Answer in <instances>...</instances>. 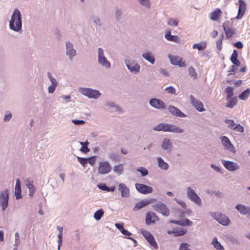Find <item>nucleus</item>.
<instances>
[{"label":"nucleus","instance_id":"1a4fd4ad","mask_svg":"<svg viewBox=\"0 0 250 250\" xmlns=\"http://www.w3.org/2000/svg\"><path fill=\"white\" fill-rule=\"evenodd\" d=\"M111 170V166L107 161L99 163L98 167V173L101 174H106Z\"/></svg>","mask_w":250,"mask_h":250},{"label":"nucleus","instance_id":"4c0bfd02","mask_svg":"<svg viewBox=\"0 0 250 250\" xmlns=\"http://www.w3.org/2000/svg\"><path fill=\"white\" fill-rule=\"evenodd\" d=\"M98 188L100 189L106 191H114L115 189V187H107L105 184H101L98 185Z\"/></svg>","mask_w":250,"mask_h":250},{"label":"nucleus","instance_id":"b1692460","mask_svg":"<svg viewBox=\"0 0 250 250\" xmlns=\"http://www.w3.org/2000/svg\"><path fill=\"white\" fill-rule=\"evenodd\" d=\"M165 37L169 41L173 42L178 43H180L181 42V40L179 37L177 36L171 35L170 30L166 33Z\"/></svg>","mask_w":250,"mask_h":250},{"label":"nucleus","instance_id":"0eeeda50","mask_svg":"<svg viewBox=\"0 0 250 250\" xmlns=\"http://www.w3.org/2000/svg\"><path fill=\"white\" fill-rule=\"evenodd\" d=\"M66 55L68 56L70 61H72L74 57L77 55V51L74 48L72 42L69 41L65 42Z\"/></svg>","mask_w":250,"mask_h":250},{"label":"nucleus","instance_id":"7c9ffc66","mask_svg":"<svg viewBox=\"0 0 250 250\" xmlns=\"http://www.w3.org/2000/svg\"><path fill=\"white\" fill-rule=\"evenodd\" d=\"M221 14V10L219 8H217L210 14V19L213 21H217Z\"/></svg>","mask_w":250,"mask_h":250},{"label":"nucleus","instance_id":"9b49d317","mask_svg":"<svg viewBox=\"0 0 250 250\" xmlns=\"http://www.w3.org/2000/svg\"><path fill=\"white\" fill-rule=\"evenodd\" d=\"M220 139L221 140L222 145L226 149L228 150L233 153H235V148L227 137L225 136H222L220 137Z\"/></svg>","mask_w":250,"mask_h":250},{"label":"nucleus","instance_id":"a878e982","mask_svg":"<svg viewBox=\"0 0 250 250\" xmlns=\"http://www.w3.org/2000/svg\"><path fill=\"white\" fill-rule=\"evenodd\" d=\"M158 217L155 213L152 212H148L146 215V223L147 225L154 223L155 220Z\"/></svg>","mask_w":250,"mask_h":250},{"label":"nucleus","instance_id":"603ef678","mask_svg":"<svg viewBox=\"0 0 250 250\" xmlns=\"http://www.w3.org/2000/svg\"><path fill=\"white\" fill-rule=\"evenodd\" d=\"M232 22L229 21H225L223 24V27L224 30H227V29L232 28Z\"/></svg>","mask_w":250,"mask_h":250},{"label":"nucleus","instance_id":"412c9836","mask_svg":"<svg viewBox=\"0 0 250 250\" xmlns=\"http://www.w3.org/2000/svg\"><path fill=\"white\" fill-rule=\"evenodd\" d=\"M24 185L29 189V195L30 196H33L36 190V188L33 185V182L29 179H27L24 181Z\"/></svg>","mask_w":250,"mask_h":250},{"label":"nucleus","instance_id":"f704fd0d","mask_svg":"<svg viewBox=\"0 0 250 250\" xmlns=\"http://www.w3.org/2000/svg\"><path fill=\"white\" fill-rule=\"evenodd\" d=\"M90 20L92 21L94 26L100 27L102 26V23L101 19L96 16H91Z\"/></svg>","mask_w":250,"mask_h":250},{"label":"nucleus","instance_id":"4be33fe9","mask_svg":"<svg viewBox=\"0 0 250 250\" xmlns=\"http://www.w3.org/2000/svg\"><path fill=\"white\" fill-rule=\"evenodd\" d=\"M154 200L153 199H150L147 200H142L140 202H138L135 204L134 208H133L134 210H138L142 208L149 205Z\"/></svg>","mask_w":250,"mask_h":250},{"label":"nucleus","instance_id":"f8f14e48","mask_svg":"<svg viewBox=\"0 0 250 250\" xmlns=\"http://www.w3.org/2000/svg\"><path fill=\"white\" fill-rule=\"evenodd\" d=\"M154 208L155 211L161 213L164 216H167L169 214L168 208L165 204L162 202H159L155 204Z\"/></svg>","mask_w":250,"mask_h":250},{"label":"nucleus","instance_id":"473e14b6","mask_svg":"<svg viewBox=\"0 0 250 250\" xmlns=\"http://www.w3.org/2000/svg\"><path fill=\"white\" fill-rule=\"evenodd\" d=\"M211 244L216 250H225L223 246L218 241L216 237L213 238Z\"/></svg>","mask_w":250,"mask_h":250},{"label":"nucleus","instance_id":"9d476101","mask_svg":"<svg viewBox=\"0 0 250 250\" xmlns=\"http://www.w3.org/2000/svg\"><path fill=\"white\" fill-rule=\"evenodd\" d=\"M149 104L154 108L164 110L166 108L165 103L160 99L152 98L149 101Z\"/></svg>","mask_w":250,"mask_h":250},{"label":"nucleus","instance_id":"3c124183","mask_svg":"<svg viewBox=\"0 0 250 250\" xmlns=\"http://www.w3.org/2000/svg\"><path fill=\"white\" fill-rule=\"evenodd\" d=\"M232 130L235 131L240 133H242L244 131V127L239 124H236L234 127L232 128Z\"/></svg>","mask_w":250,"mask_h":250},{"label":"nucleus","instance_id":"864d4df0","mask_svg":"<svg viewBox=\"0 0 250 250\" xmlns=\"http://www.w3.org/2000/svg\"><path fill=\"white\" fill-rule=\"evenodd\" d=\"M186 233V230L183 229L175 230L173 231V233L175 236L184 235Z\"/></svg>","mask_w":250,"mask_h":250},{"label":"nucleus","instance_id":"58836bf2","mask_svg":"<svg viewBox=\"0 0 250 250\" xmlns=\"http://www.w3.org/2000/svg\"><path fill=\"white\" fill-rule=\"evenodd\" d=\"M225 92L227 93L226 100H229L233 95V89L230 86H228L225 88Z\"/></svg>","mask_w":250,"mask_h":250},{"label":"nucleus","instance_id":"0e129e2a","mask_svg":"<svg viewBox=\"0 0 250 250\" xmlns=\"http://www.w3.org/2000/svg\"><path fill=\"white\" fill-rule=\"evenodd\" d=\"M12 118V114L10 112L7 111V113L5 115L4 117L3 120L4 122H7L9 121Z\"/></svg>","mask_w":250,"mask_h":250},{"label":"nucleus","instance_id":"338daca9","mask_svg":"<svg viewBox=\"0 0 250 250\" xmlns=\"http://www.w3.org/2000/svg\"><path fill=\"white\" fill-rule=\"evenodd\" d=\"M237 57H238L237 51L236 50H233V53L230 57V60L231 61H232V60L233 61V60L237 59Z\"/></svg>","mask_w":250,"mask_h":250},{"label":"nucleus","instance_id":"c03bdc74","mask_svg":"<svg viewBox=\"0 0 250 250\" xmlns=\"http://www.w3.org/2000/svg\"><path fill=\"white\" fill-rule=\"evenodd\" d=\"M146 239L151 246L156 249H158L157 243L152 235L151 236V237H149Z\"/></svg>","mask_w":250,"mask_h":250},{"label":"nucleus","instance_id":"69168bd1","mask_svg":"<svg viewBox=\"0 0 250 250\" xmlns=\"http://www.w3.org/2000/svg\"><path fill=\"white\" fill-rule=\"evenodd\" d=\"M165 90L167 91L169 94H175V89L172 86H169L165 88Z\"/></svg>","mask_w":250,"mask_h":250},{"label":"nucleus","instance_id":"09e8293b","mask_svg":"<svg viewBox=\"0 0 250 250\" xmlns=\"http://www.w3.org/2000/svg\"><path fill=\"white\" fill-rule=\"evenodd\" d=\"M188 75L194 79L197 78V75L195 71V69L191 66L188 69Z\"/></svg>","mask_w":250,"mask_h":250},{"label":"nucleus","instance_id":"052dcab7","mask_svg":"<svg viewBox=\"0 0 250 250\" xmlns=\"http://www.w3.org/2000/svg\"><path fill=\"white\" fill-rule=\"evenodd\" d=\"M87 159V163H88L91 166H93L96 161V156H92Z\"/></svg>","mask_w":250,"mask_h":250},{"label":"nucleus","instance_id":"aec40b11","mask_svg":"<svg viewBox=\"0 0 250 250\" xmlns=\"http://www.w3.org/2000/svg\"><path fill=\"white\" fill-rule=\"evenodd\" d=\"M167 109L171 114L175 116L179 117H186L187 116L186 115L181 112L178 108L173 105H169Z\"/></svg>","mask_w":250,"mask_h":250},{"label":"nucleus","instance_id":"2eb2a0df","mask_svg":"<svg viewBox=\"0 0 250 250\" xmlns=\"http://www.w3.org/2000/svg\"><path fill=\"white\" fill-rule=\"evenodd\" d=\"M135 188L138 192L144 194L150 193L153 191L152 187L142 184H136Z\"/></svg>","mask_w":250,"mask_h":250},{"label":"nucleus","instance_id":"c9c22d12","mask_svg":"<svg viewBox=\"0 0 250 250\" xmlns=\"http://www.w3.org/2000/svg\"><path fill=\"white\" fill-rule=\"evenodd\" d=\"M228 103H227L226 106L228 108H233L237 104V99L236 97L227 100Z\"/></svg>","mask_w":250,"mask_h":250},{"label":"nucleus","instance_id":"5fc2aeb1","mask_svg":"<svg viewBox=\"0 0 250 250\" xmlns=\"http://www.w3.org/2000/svg\"><path fill=\"white\" fill-rule=\"evenodd\" d=\"M137 170L141 173L142 176H146L148 173V170L143 167L138 168Z\"/></svg>","mask_w":250,"mask_h":250},{"label":"nucleus","instance_id":"ddd939ff","mask_svg":"<svg viewBox=\"0 0 250 250\" xmlns=\"http://www.w3.org/2000/svg\"><path fill=\"white\" fill-rule=\"evenodd\" d=\"M161 147L168 153H170L173 149V145L171 141L168 138H164L161 143Z\"/></svg>","mask_w":250,"mask_h":250},{"label":"nucleus","instance_id":"bb28decb","mask_svg":"<svg viewBox=\"0 0 250 250\" xmlns=\"http://www.w3.org/2000/svg\"><path fill=\"white\" fill-rule=\"evenodd\" d=\"M184 131L183 129L178 127L177 126L172 124H168L167 132H171L176 133H182Z\"/></svg>","mask_w":250,"mask_h":250},{"label":"nucleus","instance_id":"6e6552de","mask_svg":"<svg viewBox=\"0 0 250 250\" xmlns=\"http://www.w3.org/2000/svg\"><path fill=\"white\" fill-rule=\"evenodd\" d=\"M125 63L126 67L131 73L137 74L140 72V66L135 61H130L125 60Z\"/></svg>","mask_w":250,"mask_h":250},{"label":"nucleus","instance_id":"79ce46f5","mask_svg":"<svg viewBox=\"0 0 250 250\" xmlns=\"http://www.w3.org/2000/svg\"><path fill=\"white\" fill-rule=\"evenodd\" d=\"M227 239L232 244L236 245L240 244L239 239L233 235H229L227 236Z\"/></svg>","mask_w":250,"mask_h":250},{"label":"nucleus","instance_id":"c756f323","mask_svg":"<svg viewBox=\"0 0 250 250\" xmlns=\"http://www.w3.org/2000/svg\"><path fill=\"white\" fill-rule=\"evenodd\" d=\"M158 167L162 170H167L169 168L168 164L160 157L157 158Z\"/></svg>","mask_w":250,"mask_h":250},{"label":"nucleus","instance_id":"6ab92c4d","mask_svg":"<svg viewBox=\"0 0 250 250\" xmlns=\"http://www.w3.org/2000/svg\"><path fill=\"white\" fill-rule=\"evenodd\" d=\"M168 57L171 64L179 65L180 67L186 66L185 62H182V59L180 57L171 55H168Z\"/></svg>","mask_w":250,"mask_h":250},{"label":"nucleus","instance_id":"20e7f679","mask_svg":"<svg viewBox=\"0 0 250 250\" xmlns=\"http://www.w3.org/2000/svg\"><path fill=\"white\" fill-rule=\"evenodd\" d=\"M9 192L5 189L0 192V207L2 211H5L8 206Z\"/></svg>","mask_w":250,"mask_h":250},{"label":"nucleus","instance_id":"774afa93","mask_svg":"<svg viewBox=\"0 0 250 250\" xmlns=\"http://www.w3.org/2000/svg\"><path fill=\"white\" fill-rule=\"evenodd\" d=\"M80 151L82 152H83L84 153H86L88 152L90 150V149L88 148L87 146H86V145L84 146H83L80 148Z\"/></svg>","mask_w":250,"mask_h":250},{"label":"nucleus","instance_id":"7ed1b4c3","mask_svg":"<svg viewBox=\"0 0 250 250\" xmlns=\"http://www.w3.org/2000/svg\"><path fill=\"white\" fill-rule=\"evenodd\" d=\"M79 91L82 94L89 99H97L101 95L99 90L90 88H80Z\"/></svg>","mask_w":250,"mask_h":250},{"label":"nucleus","instance_id":"e433bc0d","mask_svg":"<svg viewBox=\"0 0 250 250\" xmlns=\"http://www.w3.org/2000/svg\"><path fill=\"white\" fill-rule=\"evenodd\" d=\"M113 170L115 173H117L118 175H121L124 171L123 164H120L118 165L115 166L113 167Z\"/></svg>","mask_w":250,"mask_h":250},{"label":"nucleus","instance_id":"423d86ee","mask_svg":"<svg viewBox=\"0 0 250 250\" xmlns=\"http://www.w3.org/2000/svg\"><path fill=\"white\" fill-rule=\"evenodd\" d=\"M187 197L192 202L196 204L199 206H201L202 201L199 196L196 193L195 191L190 188L188 187L187 188L186 192Z\"/></svg>","mask_w":250,"mask_h":250},{"label":"nucleus","instance_id":"2f4dec72","mask_svg":"<svg viewBox=\"0 0 250 250\" xmlns=\"http://www.w3.org/2000/svg\"><path fill=\"white\" fill-rule=\"evenodd\" d=\"M168 124L161 123L154 126L153 130L154 131L167 132Z\"/></svg>","mask_w":250,"mask_h":250},{"label":"nucleus","instance_id":"cd10ccee","mask_svg":"<svg viewBox=\"0 0 250 250\" xmlns=\"http://www.w3.org/2000/svg\"><path fill=\"white\" fill-rule=\"evenodd\" d=\"M142 57L146 60L149 62L151 64H154L155 62V58L151 52H148L143 53L142 54Z\"/></svg>","mask_w":250,"mask_h":250},{"label":"nucleus","instance_id":"a19ab883","mask_svg":"<svg viewBox=\"0 0 250 250\" xmlns=\"http://www.w3.org/2000/svg\"><path fill=\"white\" fill-rule=\"evenodd\" d=\"M227 38H232L236 33V29L232 28L227 30H224Z\"/></svg>","mask_w":250,"mask_h":250},{"label":"nucleus","instance_id":"6e6d98bb","mask_svg":"<svg viewBox=\"0 0 250 250\" xmlns=\"http://www.w3.org/2000/svg\"><path fill=\"white\" fill-rule=\"evenodd\" d=\"M178 21L176 19H169L167 21V24L169 26H177L178 25Z\"/></svg>","mask_w":250,"mask_h":250},{"label":"nucleus","instance_id":"72a5a7b5","mask_svg":"<svg viewBox=\"0 0 250 250\" xmlns=\"http://www.w3.org/2000/svg\"><path fill=\"white\" fill-rule=\"evenodd\" d=\"M250 95V88H247L246 90L243 91L241 93H240L238 98L242 100H246L248 99Z\"/></svg>","mask_w":250,"mask_h":250},{"label":"nucleus","instance_id":"8fccbe9b","mask_svg":"<svg viewBox=\"0 0 250 250\" xmlns=\"http://www.w3.org/2000/svg\"><path fill=\"white\" fill-rule=\"evenodd\" d=\"M138 2L140 4L146 8L150 7L151 2L150 0H138Z\"/></svg>","mask_w":250,"mask_h":250},{"label":"nucleus","instance_id":"49530a36","mask_svg":"<svg viewBox=\"0 0 250 250\" xmlns=\"http://www.w3.org/2000/svg\"><path fill=\"white\" fill-rule=\"evenodd\" d=\"M224 122L228 125V127L232 130L236 124V123H234V121L231 119H225L224 120Z\"/></svg>","mask_w":250,"mask_h":250},{"label":"nucleus","instance_id":"ea45409f","mask_svg":"<svg viewBox=\"0 0 250 250\" xmlns=\"http://www.w3.org/2000/svg\"><path fill=\"white\" fill-rule=\"evenodd\" d=\"M207 46V43L205 42H202L200 43H196L193 44L192 48L197 49L198 50H203Z\"/></svg>","mask_w":250,"mask_h":250},{"label":"nucleus","instance_id":"a211bd4d","mask_svg":"<svg viewBox=\"0 0 250 250\" xmlns=\"http://www.w3.org/2000/svg\"><path fill=\"white\" fill-rule=\"evenodd\" d=\"M235 208L238 212L243 215H250V207L249 206L239 204L235 206Z\"/></svg>","mask_w":250,"mask_h":250},{"label":"nucleus","instance_id":"13d9d810","mask_svg":"<svg viewBox=\"0 0 250 250\" xmlns=\"http://www.w3.org/2000/svg\"><path fill=\"white\" fill-rule=\"evenodd\" d=\"M223 35L221 36V38L216 42V47L218 50H221L222 49V40Z\"/></svg>","mask_w":250,"mask_h":250},{"label":"nucleus","instance_id":"5701e85b","mask_svg":"<svg viewBox=\"0 0 250 250\" xmlns=\"http://www.w3.org/2000/svg\"><path fill=\"white\" fill-rule=\"evenodd\" d=\"M119 190L121 193L122 197H128L129 196V190L128 188L123 183H121L119 185Z\"/></svg>","mask_w":250,"mask_h":250},{"label":"nucleus","instance_id":"f3484780","mask_svg":"<svg viewBox=\"0 0 250 250\" xmlns=\"http://www.w3.org/2000/svg\"><path fill=\"white\" fill-rule=\"evenodd\" d=\"M238 3L239 8L238 14L237 16L234 18V19L237 20H239L242 18V17L244 15L247 9V5L242 0H239Z\"/></svg>","mask_w":250,"mask_h":250},{"label":"nucleus","instance_id":"bf43d9fd","mask_svg":"<svg viewBox=\"0 0 250 250\" xmlns=\"http://www.w3.org/2000/svg\"><path fill=\"white\" fill-rule=\"evenodd\" d=\"M141 232L146 239H147L149 237H151L152 235V234L147 230L142 229L141 230Z\"/></svg>","mask_w":250,"mask_h":250},{"label":"nucleus","instance_id":"e2e57ef3","mask_svg":"<svg viewBox=\"0 0 250 250\" xmlns=\"http://www.w3.org/2000/svg\"><path fill=\"white\" fill-rule=\"evenodd\" d=\"M72 122L75 125H83L85 124V122L83 120L73 119Z\"/></svg>","mask_w":250,"mask_h":250},{"label":"nucleus","instance_id":"dca6fc26","mask_svg":"<svg viewBox=\"0 0 250 250\" xmlns=\"http://www.w3.org/2000/svg\"><path fill=\"white\" fill-rule=\"evenodd\" d=\"M190 104L199 111L202 112L205 110L203 104L199 100L196 99L195 97L190 95L189 96Z\"/></svg>","mask_w":250,"mask_h":250},{"label":"nucleus","instance_id":"f257e3e1","mask_svg":"<svg viewBox=\"0 0 250 250\" xmlns=\"http://www.w3.org/2000/svg\"><path fill=\"white\" fill-rule=\"evenodd\" d=\"M9 28L18 33L22 31V16L19 9L15 8L9 21Z\"/></svg>","mask_w":250,"mask_h":250},{"label":"nucleus","instance_id":"f03ea898","mask_svg":"<svg viewBox=\"0 0 250 250\" xmlns=\"http://www.w3.org/2000/svg\"><path fill=\"white\" fill-rule=\"evenodd\" d=\"M97 59L98 63L103 67L106 69H109L111 67L110 62L104 56V49L101 47L98 48Z\"/></svg>","mask_w":250,"mask_h":250},{"label":"nucleus","instance_id":"393cba45","mask_svg":"<svg viewBox=\"0 0 250 250\" xmlns=\"http://www.w3.org/2000/svg\"><path fill=\"white\" fill-rule=\"evenodd\" d=\"M21 182L19 179H16V183L15 188V195L16 199H19L21 198Z\"/></svg>","mask_w":250,"mask_h":250},{"label":"nucleus","instance_id":"680f3d73","mask_svg":"<svg viewBox=\"0 0 250 250\" xmlns=\"http://www.w3.org/2000/svg\"><path fill=\"white\" fill-rule=\"evenodd\" d=\"M78 160L79 162L83 166V167H85V165L87 163V159L84 158H81L80 157H77Z\"/></svg>","mask_w":250,"mask_h":250},{"label":"nucleus","instance_id":"a18cd8bd","mask_svg":"<svg viewBox=\"0 0 250 250\" xmlns=\"http://www.w3.org/2000/svg\"><path fill=\"white\" fill-rule=\"evenodd\" d=\"M104 213V211L102 209H99L97 210L94 214V218L96 220H100L102 217L103 216Z\"/></svg>","mask_w":250,"mask_h":250},{"label":"nucleus","instance_id":"4d7b16f0","mask_svg":"<svg viewBox=\"0 0 250 250\" xmlns=\"http://www.w3.org/2000/svg\"><path fill=\"white\" fill-rule=\"evenodd\" d=\"M189 245L186 243H182L179 247V250H191L189 248Z\"/></svg>","mask_w":250,"mask_h":250},{"label":"nucleus","instance_id":"37998d69","mask_svg":"<svg viewBox=\"0 0 250 250\" xmlns=\"http://www.w3.org/2000/svg\"><path fill=\"white\" fill-rule=\"evenodd\" d=\"M122 10L121 9L119 8H116L115 9V20L117 21H120L122 18Z\"/></svg>","mask_w":250,"mask_h":250},{"label":"nucleus","instance_id":"39448f33","mask_svg":"<svg viewBox=\"0 0 250 250\" xmlns=\"http://www.w3.org/2000/svg\"><path fill=\"white\" fill-rule=\"evenodd\" d=\"M211 216L219 224L227 226L230 223L229 219L225 214L219 212H212Z\"/></svg>","mask_w":250,"mask_h":250},{"label":"nucleus","instance_id":"4468645a","mask_svg":"<svg viewBox=\"0 0 250 250\" xmlns=\"http://www.w3.org/2000/svg\"><path fill=\"white\" fill-rule=\"evenodd\" d=\"M221 162L224 167L229 171H233L239 168V165L232 161L222 160Z\"/></svg>","mask_w":250,"mask_h":250},{"label":"nucleus","instance_id":"de8ad7c7","mask_svg":"<svg viewBox=\"0 0 250 250\" xmlns=\"http://www.w3.org/2000/svg\"><path fill=\"white\" fill-rule=\"evenodd\" d=\"M108 158L115 162H118L119 160V157L117 154L115 152H112L110 153L108 155Z\"/></svg>","mask_w":250,"mask_h":250},{"label":"nucleus","instance_id":"c85d7f7f","mask_svg":"<svg viewBox=\"0 0 250 250\" xmlns=\"http://www.w3.org/2000/svg\"><path fill=\"white\" fill-rule=\"evenodd\" d=\"M105 105L110 109L112 111L116 112L122 111L121 107L113 102H107L105 103Z\"/></svg>","mask_w":250,"mask_h":250}]
</instances>
